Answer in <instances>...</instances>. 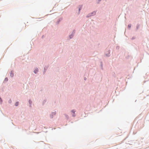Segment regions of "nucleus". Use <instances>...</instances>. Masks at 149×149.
I'll list each match as a JSON object with an SVG mask.
<instances>
[{"label": "nucleus", "instance_id": "1", "mask_svg": "<svg viewBox=\"0 0 149 149\" xmlns=\"http://www.w3.org/2000/svg\"><path fill=\"white\" fill-rule=\"evenodd\" d=\"M75 33V30L74 29L72 31V32L70 34L69 36L68 37V40H70L73 38V37L74 34Z\"/></svg>", "mask_w": 149, "mask_h": 149}, {"label": "nucleus", "instance_id": "2", "mask_svg": "<svg viewBox=\"0 0 149 149\" xmlns=\"http://www.w3.org/2000/svg\"><path fill=\"white\" fill-rule=\"evenodd\" d=\"M96 11H94L93 12L89 13L86 16V17H89L91 16L95 15L96 14Z\"/></svg>", "mask_w": 149, "mask_h": 149}, {"label": "nucleus", "instance_id": "3", "mask_svg": "<svg viewBox=\"0 0 149 149\" xmlns=\"http://www.w3.org/2000/svg\"><path fill=\"white\" fill-rule=\"evenodd\" d=\"M49 65H45L44 68V70L43 71V74H44L46 72V71L47 70V69L49 67Z\"/></svg>", "mask_w": 149, "mask_h": 149}, {"label": "nucleus", "instance_id": "4", "mask_svg": "<svg viewBox=\"0 0 149 149\" xmlns=\"http://www.w3.org/2000/svg\"><path fill=\"white\" fill-rule=\"evenodd\" d=\"M110 50H108L107 52H106L105 53V55L107 57H109L110 55Z\"/></svg>", "mask_w": 149, "mask_h": 149}, {"label": "nucleus", "instance_id": "5", "mask_svg": "<svg viewBox=\"0 0 149 149\" xmlns=\"http://www.w3.org/2000/svg\"><path fill=\"white\" fill-rule=\"evenodd\" d=\"M71 113H72V116L73 117H74L75 116V112L76 111L75 109H72L71 111Z\"/></svg>", "mask_w": 149, "mask_h": 149}, {"label": "nucleus", "instance_id": "6", "mask_svg": "<svg viewBox=\"0 0 149 149\" xmlns=\"http://www.w3.org/2000/svg\"><path fill=\"white\" fill-rule=\"evenodd\" d=\"M82 5H79L78 8V11L77 13L78 14H79L80 13L81 10L82 9Z\"/></svg>", "mask_w": 149, "mask_h": 149}, {"label": "nucleus", "instance_id": "7", "mask_svg": "<svg viewBox=\"0 0 149 149\" xmlns=\"http://www.w3.org/2000/svg\"><path fill=\"white\" fill-rule=\"evenodd\" d=\"M56 111L52 112V113L50 115V117L51 118H52L54 116L56 115Z\"/></svg>", "mask_w": 149, "mask_h": 149}, {"label": "nucleus", "instance_id": "8", "mask_svg": "<svg viewBox=\"0 0 149 149\" xmlns=\"http://www.w3.org/2000/svg\"><path fill=\"white\" fill-rule=\"evenodd\" d=\"M14 72L12 70H11L10 73V76L12 77H13L14 76Z\"/></svg>", "mask_w": 149, "mask_h": 149}, {"label": "nucleus", "instance_id": "9", "mask_svg": "<svg viewBox=\"0 0 149 149\" xmlns=\"http://www.w3.org/2000/svg\"><path fill=\"white\" fill-rule=\"evenodd\" d=\"M29 106L30 107H32V101L31 100H29Z\"/></svg>", "mask_w": 149, "mask_h": 149}, {"label": "nucleus", "instance_id": "10", "mask_svg": "<svg viewBox=\"0 0 149 149\" xmlns=\"http://www.w3.org/2000/svg\"><path fill=\"white\" fill-rule=\"evenodd\" d=\"M62 18H59L58 19L57 22H56V24H59V23L61 22V21L62 20Z\"/></svg>", "mask_w": 149, "mask_h": 149}, {"label": "nucleus", "instance_id": "11", "mask_svg": "<svg viewBox=\"0 0 149 149\" xmlns=\"http://www.w3.org/2000/svg\"><path fill=\"white\" fill-rule=\"evenodd\" d=\"M38 71V69L37 68H36L33 71V72L35 74H36Z\"/></svg>", "mask_w": 149, "mask_h": 149}, {"label": "nucleus", "instance_id": "12", "mask_svg": "<svg viewBox=\"0 0 149 149\" xmlns=\"http://www.w3.org/2000/svg\"><path fill=\"white\" fill-rule=\"evenodd\" d=\"M8 77H6L3 81V83H5L8 81Z\"/></svg>", "mask_w": 149, "mask_h": 149}, {"label": "nucleus", "instance_id": "13", "mask_svg": "<svg viewBox=\"0 0 149 149\" xmlns=\"http://www.w3.org/2000/svg\"><path fill=\"white\" fill-rule=\"evenodd\" d=\"M140 26V25L139 24H138L136 25V31H137L139 29V28Z\"/></svg>", "mask_w": 149, "mask_h": 149}, {"label": "nucleus", "instance_id": "14", "mask_svg": "<svg viewBox=\"0 0 149 149\" xmlns=\"http://www.w3.org/2000/svg\"><path fill=\"white\" fill-rule=\"evenodd\" d=\"M132 25L131 24H130L128 25L127 28L128 29L130 30L131 27Z\"/></svg>", "mask_w": 149, "mask_h": 149}, {"label": "nucleus", "instance_id": "15", "mask_svg": "<svg viewBox=\"0 0 149 149\" xmlns=\"http://www.w3.org/2000/svg\"><path fill=\"white\" fill-rule=\"evenodd\" d=\"M19 102L18 101H17L15 102V105L16 107H17L19 105Z\"/></svg>", "mask_w": 149, "mask_h": 149}, {"label": "nucleus", "instance_id": "16", "mask_svg": "<svg viewBox=\"0 0 149 149\" xmlns=\"http://www.w3.org/2000/svg\"><path fill=\"white\" fill-rule=\"evenodd\" d=\"M46 101H47V99H46L44 100L42 102V105H44L45 103L46 102Z\"/></svg>", "mask_w": 149, "mask_h": 149}, {"label": "nucleus", "instance_id": "17", "mask_svg": "<svg viewBox=\"0 0 149 149\" xmlns=\"http://www.w3.org/2000/svg\"><path fill=\"white\" fill-rule=\"evenodd\" d=\"M100 66L102 69H103V62L102 61L100 62Z\"/></svg>", "mask_w": 149, "mask_h": 149}, {"label": "nucleus", "instance_id": "18", "mask_svg": "<svg viewBox=\"0 0 149 149\" xmlns=\"http://www.w3.org/2000/svg\"><path fill=\"white\" fill-rule=\"evenodd\" d=\"M64 115L66 118V119L68 120V119L69 118V116L67 115V114H64Z\"/></svg>", "mask_w": 149, "mask_h": 149}, {"label": "nucleus", "instance_id": "19", "mask_svg": "<svg viewBox=\"0 0 149 149\" xmlns=\"http://www.w3.org/2000/svg\"><path fill=\"white\" fill-rule=\"evenodd\" d=\"M2 102L3 100L1 97H0V104H2Z\"/></svg>", "mask_w": 149, "mask_h": 149}, {"label": "nucleus", "instance_id": "20", "mask_svg": "<svg viewBox=\"0 0 149 149\" xmlns=\"http://www.w3.org/2000/svg\"><path fill=\"white\" fill-rule=\"evenodd\" d=\"M8 102L9 103H11L12 102V100L11 99H10Z\"/></svg>", "mask_w": 149, "mask_h": 149}, {"label": "nucleus", "instance_id": "21", "mask_svg": "<svg viewBox=\"0 0 149 149\" xmlns=\"http://www.w3.org/2000/svg\"><path fill=\"white\" fill-rule=\"evenodd\" d=\"M102 0H97V4H99L100 3V2Z\"/></svg>", "mask_w": 149, "mask_h": 149}, {"label": "nucleus", "instance_id": "22", "mask_svg": "<svg viewBox=\"0 0 149 149\" xmlns=\"http://www.w3.org/2000/svg\"><path fill=\"white\" fill-rule=\"evenodd\" d=\"M119 48V46H117L116 47V49H118Z\"/></svg>", "mask_w": 149, "mask_h": 149}, {"label": "nucleus", "instance_id": "23", "mask_svg": "<svg viewBox=\"0 0 149 149\" xmlns=\"http://www.w3.org/2000/svg\"><path fill=\"white\" fill-rule=\"evenodd\" d=\"M130 57V56L129 55H128L126 57V58L127 59H128Z\"/></svg>", "mask_w": 149, "mask_h": 149}, {"label": "nucleus", "instance_id": "24", "mask_svg": "<svg viewBox=\"0 0 149 149\" xmlns=\"http://www.w3.org/2000/svg\"><path fill=\"white\" fill-rule=\"evenodd\" d=\"M135 37L133 36L132 38H131V39L132 40H133L135 39Z\"/></svg>", "mask_w": 149, "mask_h": 149}, {"label": "nucleus", "instance_id": "25", "mask_svg": "<svg viewBox=\"0 0 149 149\" xmlns=\"http://www.w3.org/2000/svg\"><path fill=\"white\" fill-rule=\"evenodd\" d=\"M84 80L86 81V80L87 78L86 77H84Z\"/></svg>", "mask_w": 149, "mask_h": 149}, {"label": "nucleus", "instance_id": "26", "mask_svg": "<svg viewBox=\"0 0 149 149\" xmlns=\"http://www.w3.org/2000/svg\"><path fill=\"white\" fill-rule=\"evenodd\" d=\"M44 37V36L43 35V36H42V38H43Z\"/></svg>", "mask_w": 149, "mask_h": 149}]
</instances>
